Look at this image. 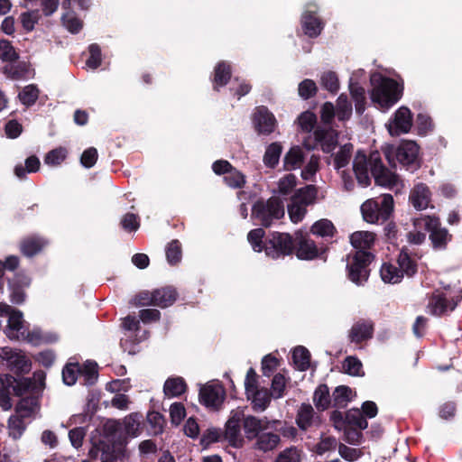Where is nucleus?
Here are the masks:
<instances>
[{
    "mask_svg": "<svg viewBox=\"0 0 462 462\" xmlns=\"http://www.w3.org/2000/svg\"><path fill=\"white\" fill-rule=\"evenodd\" d=\"M8 385L12 386V393L22 397L15 406V413L23 418H31L39 407V398L45 387L46 373L37 370L32 378L18 379L7 375Z\"/></svg>",
    "mask_w": 462,
    "mask_h": 462,
    "instance_id": "f257e3e1",
    "label": "nucleus"
},
{
    "mask_svg": "<svg viewBox=\"0 0 462 462\" xmlns=\"http://www.w3.org/2000/svg\"><path fill=\"white\" fill-rule=\"evenodd\" d=\"M374 258V254L364 250L348 254L346 266L347 279L357 286L364 285L368 281L371 272L369 266Z\"/></svg>",
    "mask_w": 462,
    "mask_h": 462,
    "instance_id": "f03ea898",
    "label": "nucleus"
},
{
    "mask_svg": "<svg viewBox=\"0 0 462 462\" xmlns=\"http://www.w3.org/2000/svg\"><path fill=\"white\" fill-rule=\"evenodd\" d=\"M403 85L388 77H380L379 84L371 93V99L381 108L388 109L402 97Z\"/></svg>",
    "mask_w": 462,
    "mask_h": 462,
    "instance_id": "7ed1b4c3",
    "label": "nucleus"
},
{
    "mask_svg": "<svg viewBox=\"0 0 462 462\" xmlns=\"http://www.w3.org/2000/svg\"><path fill=\"white\" fill-rule=\"evenodd\" d=\"M419 150L420 147L415 142L403 141L396 148L393 145L386 147L383 152L389 163H392V160L395 157L407 170L413 171L420 167L418 158Z\"/></svg>",
    "mask_w": 462,
    "mask_h": 462,
    "instance_id": "20e7f679",
    "label": "nucleus"
},
{
    "mask_svg": "<svg viewBox=\"0 0 462 462\" xmlns=\"http://www.w3.org/2000/svg\"><path fill=\"white\" fill-rule=\"evenodd\" d=\"M393 198L391 194H384L380 202L368 199L361 206V212L365 221L374 224L387 221L393 212Z\"/></svg>",
    "mask_w": 462,
    "mask_h": 462,
    "instance_id": "39448f33",
    "label": "nucleus"
},
{
    "mask_svg": "<svg viewBox=\"0 0 462 462\" xmlns=\"http://www.w3.org/2000/svg\"><path fill=\"white\" fill-rule=\"evenodd\" d=\"M284 216L282 201L277 197H271L266 201L257 200L252 207V217L264 227L272 226L274 220Z\"/></svg>",
    "mask_w": 462,
    "mask_h": 462,
    "instance_id": "423d86ee",
    "label": "nucleus"
},
{
    "mask_svg": "<svg viewBox=\"0 0 462 462\" xmlns=\"http://www.w3.org/2000/svg\"><path fill=\"white\" fill-rule=\"evenodd\" d=\"M296 245L289 233L270 232L265 237V254L272 259L291 255Z\"/></svg>",
    "mask_w": 462,
    "mask_h": 462,
    "instance_id": "0eeeda50",
    "label": "nucleus"
},
{
    "mask_svg": "<svg viewBox=\"0 0 462 462\" xmlns=\"http://www.w3.org/2000/svg\"><path fill=\"white\" fill-rule=\"evenodd\" d=\"M125 441L121 439L117 443L107 440H98L88 451L91 459H100L101 462H118L125 457Z\"/></svg>",
    "mask_w": 462,
    "mask_h": 462,
    "instance_id": "6e6552de",
    "label": "nucleus"
},
{
    "mask_svg": "<svg viewBox=\"0 0 462 462\" xmlns=\"http://www.w3.org/2000/svg\"><path fill=\"white\" fill-rule=\"evenodd\" d=\"M0 357L6 361L9 371L13 373L12 375L15 378H24L23 374L31 371L32 362L21 350L7 346L2 347L0 348Z\"/></svg>",
    "mask_w": 462,
    "mask_h": 462,
    "instance_id": "1a4fd4ad",
    "label": "nucleus"
},
{
    "mask_svg": "<svg viewBox=\"0 0 462 462\" xmlns=\"http://www.w3.org/2000/svg\"><path fill=\"white\" fill-rule=\"evenodd\" d=\"M461 300L462 296L448 298L444 291L435 290L429 296L427 310L430 315L435 317L448 316L457 309Z\"/></svg>",
    "mask_w": 462,
    "mask_h": 462,
    "instance_id": "9d476101",
    "label": "nucleus"
},
{
    "mask_svg": "<svg viewBox=\"0 0 462 462\" xmlns=\"http://www.w3.org/2000/svg\"><path fill=\"white\" fill-rule=\"evenodd\" d=\"M370 172L378 186L393 189L397 185L398 176L383 164L378 151L370 152Z\"/></svg>",
    "mask_w": 462,
    "mask_h": 462,
    "instance_id": "9b49d317",
    "label": "nucleus"
},
{
    "mask_svg": "<svg viewBox=\"0 0 462 462\" xmlns=\"http://www.w3.org/2000/svg\"><path fill=\"white\" fill-rule=\"evenodd\" d=\"M329 418L334 428L339 431L346 427L358 428L359 430H365L368 427L367 420L357 408H352L345 413L337 410L333 411Z\"/></svg>",
    "mask_w": 462,
    "mask_h": 462,
    "instance_id": "f8f14e48",
    "label": "nucleus"
},
{
    "mask_svg": "<svg viewBox=\"0 0 462 462\" xmlns=\"http://www.w3.org/2000/svg\"><path fill=\"white\" fill-rule=\"evenodd\" d=\"M0 310L8 318L4 330L6 337L10 339L21 340L28 327L23 319V312L6 304H0Z\"/></svg>",
    "mask_w": 462,
    "mask_h": 462,
    "instance_id": "ddd939ff",
    "label": "nucleus"
},
{
    "mask_svg": "<svg viewBox=\"0 0 462 462\" xmlns=\"http://www.w3.org/2000/svg\"><path fill=\"white\" fill-rule=\"evenodd\" d=\"M425 229L430 232L429 238L432 248L436 251L445 250L452 240V235L448 230L440 226L439 218L435 216H427L424 218Z\"/></svg>",
    "mask_w": 462,
    "mask_h": 462,
    "instance_id": "4468645a",
    "label": "nucleus"
},
{
    "mask_svg": "<svg viewBox=\"0 0 462 462\" xmlns=\"http://www.w3.org/2000/svg\"><path fill=\"white\" fill-rule=\"evenodd\" d=\"M244 411H232L226 423L223 437L234 448H241L244 445V439L241 435V427H243Z\"/></svg>",
    "mask_w": 462,
    "mask_h": 462,
    "instance_id": "2eb2a0df",
    "label": "nucleus"
},
{
    "mask_svg": "<svg viewBox=\"0 0 462 462\" xmlns=\"http://www.w3.org/2000/svg\"><path fill=\"white\" fill-rule=\"evenodd\" d=\"M318 6L314 3H309L306 10L301 14L300 24L305 35L310 38H317L324 29V23L317 15Z\"/></svg>",
    "mask_w": 462,
    "mask_h": 462,
    "instance_id": "dca6fc26",
    "label": "nucleus"
},
{
    "mask_svg": "<svg viewBox=\"0 0 462 462\" xmlns=\"http://www.w3.org/2000/svg\"><path fill=\"white\" fill-rule=\"evenodd\" d=\"M8 291L12 303L20 305L25 301V290L31 285V278L24 273H15L7 278Z\"/></svg>",
    "mask_w": 462,
    "mask_h": 462,
    "instance_id": "f3484780",
    "label": "nucleus"
},
{
    "mask_svg": "<svg viewBox=\"0 0 462 462\" xmlns=\"http://www.w3.org/2000/svg\"><path fill=\"white\" fill-rule=\"evenodd\" d=\"M278 420H270L267 417L258 418L254 415H245L244 413L243 429L248 440H254L262 432L273 428V424Z\"/></svg>",
    "mask_w": 462,
    "mask_h": 462,
    "instance_id": "a211bd4d",
    "label": "nucleus"
},
{
    "mask_svg": "<svg viewBox=\"0 0 462 462\" xmlns=\"http://www.w3.org/2000/svg\"><path fill=\"white\" fill-rule=\"evenodd\" d=\"M252 121L254 130L259 135H269L275 130L276 119L266 106L256 107Z\"/></svg>",
    "mask_w": 462,
    "mask_h": 462,
    "instance_id": "6ab92c4d",
    "label": "nucleus"
},
{
    "mask_svg": "<svg viewBox=\"0 0 462 462\" xmlns=\"http://www.w3.org/2000/svg\"><path fill=\"white\" fill-rule=\"evenodd\" d=\"M313 137L315 141V145H309L306 143H304L305 147L308 150L314 149L316 145H320L321 150L325 153L331 152L338 143V135L337 133L329 128H322L317 127L313 132Z\"/></svg>",
    "mask_w": 462,
    "mask_h": 462,
    "instance_id": "aec40b11",
    "label": "nucleus"
},
{
    "mask_svg": "<svg viewBox=\"0 0 462 462\" xmlns=\"http://www.w3.org/2000/svg\"><path fill=\"white\" fill-rule=\"evenodd\" d=\"M412 126V114L407 106H401L394 113L393 121L388 125L389 134L398 136L407 134Z\"/></svg>",
    "mask_w": 462,
    "mask_h": 462,
    "instance_id": "412c9836",
    "label": "nucleus"
},
{
    "mask_svg": "<svg viewBox=\"0 0 462 462\" xmlns=\"http://www.w3.org/2000/svg\"><path fill=\"white\" fill-rule=\"evenodd\" d=\"M49 244L50 242L46 237L37 234H32L24 236L20 241L19 249L23 256L32 258L42 254Z\"/></svg>",
    "mask_w": 462,
    "mask_h": 462,
    "instance_id": "4be33fe9",
    "label": "nucleus"
},
{
    "mask_svg": "<svg viewBox=\"0 0 462 462\" xmlns=\"http://www.w3.org/2000/svg\"><path fill=\"white\" fill-rule=\"evenodd\" d=\"M421 258L417 253H413L407 246H402L397 255V264L403 277L413 278L418 273V261Z\"/></svg>",
    "mask_w": 462,
    "mask_h": 462,
    "instance_id": "5701e85b",
    "label": "nucleus"
},
{
    "mask_svg": "<svg viewBox=\"0 0 462 462\" xmlns=\"http://www.w3.org/2000/svg\"><path fill=\"white\" fill-rule=\"evenodd\" d=\"M353 171L357 182L367 187L371 184L370 171V155L367 156L365 152L358 150L353 161Z\"/></svg>",
    "mask_w": 462,
    "mask_h": 462,
    "instance_id": "b1692460",
    "label": "nucleus"
},
{
    "mask_svg": "<svg viewBox=\"0 0 462 462\" xmlns=\"http://www.w3.org/2000/svg\"><path fill=\"white\" fill-rule=\"evenodd\" d=\"M374 324L370 319H361L356 321L348 332L349 341L356 345L362 344L374 336Z\"/></svg>",
    "mask_w": 462,
    "mask_h": 462,
    "instance_id": "393cba45",
    "label": "nucleus"
},
{
    "mask_svg": "<svg viewBox=\"0 0 462 462\" xmlns=\"http://www.w3.org/2000/svg\"><path fill=\"white\" fill-rule=\"evenodd\" d=\"M224 389L221 385L207 384L200 388L199 397L201 404L206 407L217 408L224 400Z\"/></svg>",
    "mask_w": 462,
    "mask_h": 462,
    "instance_id": "a878e982",
    "label": "nucleus"
},
{
    "mask_svg": "<svg viewBox=\"0 0 462 462\" xmlns=\"http://www.w3.org/2000/svg\"><path fill=\"white\" fill-rule=\"evenodd\" d=\"M409 199L415 209H426L431 199L430 188L425 183L415 185L410 192Z\"/></svg>",
    "mask_w": 462,
    "mask_h": 462,
    "instance_id": "bb28decb",
    "label": "nucleus"
},
{
    "mask_svg": "<svg viewBox=\"0 0 462 462\" xmlns=\"http://www.w3.org/2000/svg\"><path fill=\"white\" fill-rule=\"evenodd\" d=\"M246 394L247 399L251 401L252 409L254 411H265L271 403L273 395L269 389L265 387H259Z\"/></svg>",
    "mask_w": 462,
    "mask_h": 462,
    "instance_id": "cd10ccee",
    "label": "nucleus"
},
{
    "mask_svg": "<svg viewBox=\"0 0 462 462\" xmlns=\"http://www.w3.org/2000/svg\"><path fill=\"white\" fill-rule=\"evenodd\" d=\"M232 77V68L229 62L221 60L214 68L212 84L215 91L228 84Z\"/></svg>",
    "mask_w": 462,
    "mask_h": 462,
    "instance_id": "c85d7f7f",
    "label": "nucleus"
},
{
    "mask_svg": "<svg viewBox=\"0 0 462 462\" xmlns=\"http://www.w3.org/2000/svg\"><path fill=\"white\" fill-rule=\"evenodd\" d=\"M178 291L172 286H165L154 290V301L153 306L162 309L170 307L174 304L178 299Z\"/></svg>",
    "mask_w": 462,
    "mask_h": 462,
    "instance_id": "c756f323",
    "label": "nucleus"
},
{
    "mask_svg": "<svg viewBox=\"0 0 462 462\" xmlns=\"http://www.w3.org/2000/svg\"><path fill=\"white\" fill-rule=\"evenodd\" d=\"M121 439H125L126 445L127 438L122 430V423L116 420H107L103 425V439L100 440L117 443Z\"/></svg>",
    "mask_w": 462,
    "mask_h": 462,
    "instance_id": "7c9ffc66",
    "label": "nucleus"
},
{
    "mask_svg": "<svg viewBox=\"0 0 462 462\" xmlns=\"http://www.w3.org/2000/svg\"><path fill=\"white\" fill-rule=\"evenodd\" d=\"M255 442L254 448L263 452L272 451L277 448L281 441L280 435L274 432H262L257 438L254 439Z\"/></svg>",
    "mask_w": 462,
    "mask_h": 462,
    "instance_id": "2f4dec72",
    "label": "nucleus"
},
{
    "mask_svg": "<svg viewBox=\"0 0 462 462\" xmlns=\"http://www.w3.org/2000/svg\"><path fill=\"white\" fill-rule=\"evenodd\" d=\"M375 235L369 231H356L350 236V243L356 251L369 252L374 244Z\"/></svg>",
    "mask_w": 462,
    "mask_h": 462,
    "instance_id": "473e14b6",
    "label": "nucleus"
},
{
    "mask_svg": "<svg viewBox=\"0 0 462 462\" xmlns=\"http://www.w3.org/2000/svg\"><path fill=\"white\" fill-rule=\"evenodd\" d=\"M305 160V154L301 147L292 146L284 155L283 169L291 171L300 168Z\"/></svg>",
    "mask_w": 462,
    "mask_h": 462,
    "instance_id": "72a5a7b5",
    "label": "nucleus"
},
{
    "mask_svg": "<svg viewBox=\"0 0 462 462\" xmlns=\"http://www.w3.org/2000/svg\"><path fill=\"white\" fill-rule=\"evenodd\" d=\"M317 196L318 188L315 185L309 184L303 188L298 189L291 199L296 201V203L307 208L316 202Z\"/></svg>",
    "mask_w": 462,
    "mask_h": 462,
    "instance_id": "f704fd0d",
    "label": "nucleus"
},
{
    "mask_svg": "<svg viewBox=\"0 0 462 462\" xmlns=\"http://www.w3.org/2000/svg\"><path fill=\"white\" fill-rule=\"evenodd\" d=\"M315 421V411L310 403H301L296 415V424L301 430L306 431Z\"/></svg>",
    "mask_w": 462,
    "mask_h": 462,
    "instance_id": "c9c22d12",
    "label": "nucleus"
},
{
    "mask_svg": "<svg viewBox=\"0 0 462 462\" xmlns=\"http://www.w3.org/2000/svg\"><path fill=\"white\" fill-rule=\"evenodd\" d=\"M313 402L319 411H324L330 407L333 398L326 383H321L316 388L313 393Z\"/></svg>",
    "mask_w": 462,
    "mask_h": 462,
    "instance_id": "e433bc0d",
    "label": "nucleus"
},
{
    "mask_svg": "<svg viewBox=\"0 0 462 462\" xmlns=\"http://www.w3.org/2000/svg\"><path fill=\"white\" fill-rule=\"evenodd\" d=\"M296 255L301 260H312L318 257L319 249L314 241L302 237L295 247Z\"/></svg>",
    "mask_w": 462,
    "mask_h": 462,
    "instance_id": "4c0bfd02",
    "label": "nucleus"
},
{
    "mask_svg": "<svg viewBox=\"0 0 462 462\" xmlns=\"http://www.w3.org/2000/svg\"><path fill=\"white\" fill-rule=\"evenodd\" d=\"M380 275L385 283L391 284L400 283L403 279V273L401 272L399 266L391 263H383L382 264Z\"/></svg>",
    "mask_w": 462,
    "mask_h": 462,
    "instance_id": "58836bf2",
    "label": "nucleus"
},
{
    "mask_svg": "<svg viewBox=\"0 0 462 462\" xmlns=\"http://www.w3.org/2000/svg\"><path fill=\"white\" fill-rule=\"evenodd\" d=\"M187 390V383L182 377L168 378L163 385V393L167 397H179Z\"/></svg>",
    "mask_w": 462,
    "mask_h": 462,
    "instance_id": "ea45409f",
    "label": "nucleus"
},
{
    "mask_svg": "<svg viewBox=\"0 0 462 462\" xmlns=\"http://www.w3.org/2000/svg\"><path fill=\"white\" fill-rule=\"evenodd\" d=\"M282 152L280 143L274 142L269 144L263 155V163L266 167L274 169L278 163Z\"/></svg>",
    "mask_w": 462,
    "mask_h": 462,
    "instance_id": "a19ab883",
    "label": "nucleus"
},
{
    "mask_svg": "<svg viewBox=\"0 0 462 462\" xmlns=\"http://www.w3.org/2000/svg\"><path fill=\"white\" fill-rule=\"evenodd\" d=\"M292 360L300 371H307L310 368V353L302 346H296L292 351Z\"/></svg>",
    "mask_w": 462,
    "mask_h": 462,
    "instance_id": "79ce46f5",
    "label": "nucleus"
},
{
    "mask_svg": "<svg viewBox=\"0 0 462 462\" xmlns=\"http://www.w3.org/2000/svg\"><path fill=\"white\" fill-rule=\"evenodd\" d=\"M351 394L352 390L349 386L339 385L336 387L332 393L333 407L337 409L345 408L351 401Z\"/></svg>",
    "mask_w": 462,
    "mask_h": 462,
    "instance_id": "37998d69",
    "label": "nucleus"
},
{
    "mask_svg": "<svg viewBox=\"0 0 462 462\" xmlns=\"http://www.w3.org/2000/svg\"><path fill=\"white\" fill-rule=\"evenodd\" d=\"M143 418L142 414L138 412H133L126 417H125L122 423V430L124 434L126 436L135 437L137 435L140 420Z\"/></svg>",
    "mask_w": 462,
    "mask_h": 462,
    "instance_id": "c03bdc74",
    "label": "nucleus"
},
{
    "mask_svg": "<svg viewBox=\"0 0 462 462\" xmlns=\"http://www.w3.org/2000/svg\"><path fill=\"white\" fill-rule=\"evenodd\" d=\"M41 166V162L36 155H31L25 160V166L22 164H17L14 167V174L19 179H23L26 176V173L36 172L39 171Z\"/></svg>",
    "mask_w": 462,
    "mask_h": 462,
    "instance_id": "a18cd8bd",
    "label": "nucleus"
},
{
    "mask_svg": "<svg viewBox=\"0 0 462 462\" xmlns=\"http://www.w3.org/2000/svg\"><path fill=\"white\" fill-rule=\"evenodd\" d=\"M265 231L259 227L249 231L247 240L250 243L253 250L257 253L264 252L265 250Z\"/></svg>",
    "mask_w": 462,
    "mask_h": 462,
    "instance_id": "49530a36",
    "label": "nucleus"
},
{
    "mask_svg": "<svg viewBox=\"0 0 462 462\" xmlns=\"http://www.w3.org/2000/svg\"><path fill=\"white\" fill-rule=\"evenodd\" d=\"M165 254L168 263L174 266L177 265L182 258L181 244L178 239H173L165 248Z\"/></svg>",
    "mask_w": 462,
    "mask_h": 462,
    "instance_id": "de8ad7c7",
    "label": "nucleus"
},
{
    "mask_svg": "<svg viewBox=\"0 0 462 462\" xmlns=\"http://www.w3.org/2000/svg\"><path fill=\"white\" fill-rule=\"evenodd\" d=\"M343 372L351 376H363V364L356 357L353 356H346L342 363Z\"/></svg>",
    "mask_w": 462,
    "mask_h": 462,
    "instance_id": "09e8293b",
    "label": "nucleus"
},
{
    "mask_svg": "<svg viewBox=\"0 0 462 462\" xmlns=\"http://www.w3.org/2000/svg\"><path fill=\"white\" fill-rule=\"evenodd\" d=\"M23 417H21L20 415L16 414L12 415L8 420V431L9 436L14 439H18L22 437L23 434L26 424L24 422Z\"/></svg>",
    "mask_w": 462,
    "mask_h": 462,
    "instance_id": "8fccbe9b",
    "label": "nucleus"
},
{
    "mask_svg": "<svg viewBox=\"0 0 462 462\" xmlns=\"http://www.w3.org/2000/svg\"><path fill=\"white\" fill-rule=\"evenodd\" d=\"M353 144L348 143L340 147L339 151L335 154L334 157V167L336 170H340L346 167L351 159L353 152Z\"/></svg>",
    "mask_w": 462,
    "mask_h": 462,
    "instance_id": "3c124183",
    "label": "nucleus"
},
{
    "mask_svg": "<svg viewBox=\"0 0 462 462\" xmlns=\"http://www.w3.org/2000/svg\"><path fill=\"white\" fill-rule=\"evenodd\" d=\"M310 232L313 234V235H317L319 236H322V237H325V236H330L332 237L336 232V228L333 225V223L327 219V218H323V219H320V220H318L316 221L311 228H310Z\"/></svg>",
    "mask_w": 462,
    "mask_h": 462,
    "instance_id": "603ef678",
    "label": "nucleus"
},
{
    "mask_svg": "<svg viewBox=\"0 0 462 462\" xmlns=\"http://www.w3.org/2000/svg\"><path fill=\"white\" fill-rule=\"evenodd\" d=\"M147 422L151 434L159 435L163 432L165 419L160 412L154 411H149L147 414Z\"/></svg>",
    "mask_w": 462,
    "mask_h": 462,
    "instance_id": "864d4df0",
    "label": "nucleus"
},
{
    "mask_svg": "<svg viewBox=\"0 0 462 462\" xmlns=\"http://www.w3.org/2000/svg\"><path fill=\"white\" fill-rule=\"evenodd\" d=\"M79 373L84 376L85 384L93 385L98 377L97 365L96 362L87 361L82 366L79 365Z\"/></svg>",
    "mask_w": 462,
    "mask_h": 462,
    "instance_id": "5fc2aeb1",
    "label": "nucleus"
},
{
    "mask_svg": "<svg viewBox=\"0 0 462 462\" xmlns=\"http://www.w3.org/2000/svg\"><path fill=\"white\" fill-rule=\"evenodd\" d=\"M336 113L339 121L348 120L352 115V105L345 94H341L337 100Z\"/></svg>",
    "mask_w": 462,
    "mask_h": 462,
    "instance_id": "6e6d98bb",
    "label": "nucleus"
},
{
    "mask_svg": "<svg viewBox=\"0 0 462 462\" xmlns=\"http://www.w3.org/2000/svg\"><path fill=\"white\" fill-rule=\"evenodd\" d=\"M19 59V54L9 40H0V60L6 62H14Z\"/></svg>",
    "mask_w": 462,
    "mask_h": 462,
    "instance_id": "4d7b16f0",
    "label": "nucleus"
},
{
    "mask_svg": "<svg viewBox=\"0 0 462 462\" xmlns=\"http://www.w3.org/2000/svg\"><path fill=\"white\" fill-rule=\"evenodd\" d=\"M19 99L23 105L31 106L39 97V89L35 85H28L19 93Z\"/></svg>",
    "mask_w": 462,
    "mask_h": 462,
    "instance_id": "13d9d810",
    "label": "nucleus"
},
{
    "mask_svg": "<svg viewBox=\"0 0 462 462\" xmlns=\"http://www.w3.org/2000/svg\"><path fill=\"white\" fill-rule=\"evenodd\" d=\"M224 181L232 189H242L245 184V176L240 171L233 167L232 171L224 176Z\"/></svg>",
    "mask_w": 462,
    "mask_h": 462,
    "instance_id": "bf43d9fd",
    "label": "nucleus"
},
{
    "mask_svg": "<svg viewBox=\"0 0 462 462\" xmlns=\"http://www.w3.org/2000/svg\"><path fill=\"white\" fill-rule=\"evenodd\" d=\"M318 92V87L314 80L310 79H305L302 80L298 87L299 96L304 99L308 100L316 96Z\"/></svg>",
    "mask_w": 462,
    "mask_h": 462,
    "instance_id": "052dcab7",
    "label": "nucleus"
},
{
    "mask_svg": "<svg viewBox=\"0 0 462 462\" xmlns=\"http://www.w3.org/2000/svg\"><path fill=\"white\" fill-rule=\"evenodd\" d=\"M321 85L324 88L332 94H336L339 89V80L334 71H326L321 76Z\"/></svg>",
    "mask_w": 462,
    "mask_h": 462,
    "instance_id": "680f3d73",
    "label": "nucleus"
},
{
    "mask_svg": "<svg viewBox=\"0 0 462 462\" xmlns=\"http://www.w3.org/2000/svg\"><path fill=\"white\" fill-rule=\"evenodd\" d=\"M89 56L86 60V65L90 69H97L102 63L101 48L97 43H92L88 46Z\"/></svg>",
    "mask_w": 462,
    "mask_h": 462,
    "instance_id": "e2e57ef3",
    "label": "nucleus"
},
{
    "mask_svg": "<svg viewBox=\"0 0 462 462\" xmlns=\"http://www.w3.org/2000/svg\"><path fill=\"white\" fill-rule=\"evenodd\" d=\"M286 388V378L281 373L274 374L272 380L270 392L274 399L282 398L284 395Z\"/></svg>",
    "mask_w": 462,
    "mask_h": 462,
    "instance_id": "0e129e2a",
    "label": "nucleus"
},
{
    "mask_svg": "<svg viewBox=\"0 0 462 462\" xmlns=\"http://www.w3.org/2000/svg\"><path fill=\"white\" fill-rule=\"evenodd\" d=\"M319 169V156L311 155L310 161L301 171V178L305 180H311Z\"/></svg>",
    "mask_w": 462,
    "mask_h": 462,
    "instance_id": "69168bd1",
    "label": "nucleus"
},
{
    "mask_svg": "<svg viewBox=\"0 0 462 462\" xmlns=\"http://www.w3.org/2000/svg\"><path fill=\"white\" fill-rule=\"evenodd\" d=\"M120 225L126 232H135L140 227L139 217L134 213H126L122 217Z\"/></svg>",
    "mask_w": 462,
    "mask_h": 462,
    "instance_id": "338daca9",
    "label": "nucleus"
},
{
    "mask_svg": "<svg viewBox=\"0 0 462 462\" xmlns=\"http://www.w3.org/2000/svg\"><path fill=\"white\" fill-rule=\"evenodd\" d=\"M288 213L293 223H299L304 218L307 213V208L303 205L296 203V201L291 199V202L288 205Z\"/></svg>",
    "mask_w": 462,
    "mask_h": 462,
    "instance_id": "774afa93",
    "label": "nucleus"
}]
</instances>
